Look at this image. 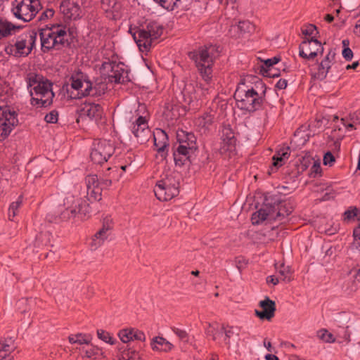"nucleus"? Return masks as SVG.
<instances>
[{
	"label": "nucleus",
	"mask_w": 360,
	"mask_h": 360,
	"mask_svg": "<svg viewBox=\"0 0 360 360\" xmlns=\"http://www.w3.org/2000/svg\"><path fill=\"white\" fill-rule=\"evenodd\" d=\"M18 124V113L8 105H0V141L6 139Z\"/></svg>",
	"instance_id": "9b49d317"
},
{
	"label": "nucleus",
	"mask_w": 360,
	"mask_h": 360,
	"mask_svg": "<svg viewBox=\"0 0 360 360\" xmlns=\"http://www.w3.org/2000/svg\"><path fill=\"white\" fill-rule=\"evenodd\" d=\"M98 338L103 340V342L108 343L110 345H114L116 342V340L111 336L110 333L104 330H97Z\"/></svg>",
	"instance_id": "a19ab883"
},
{
	"label": "nucleus",
	"mask_w": 360,
	"mask_h": 360,
	"mask_svg": "<svg viewBox=\"0 0 360 360\" xmlns=\"http://www.w3.org/2000/svg\"><path fill=\"white\" fill-rule=\"evenodd\" d=\"M154 193L156 198L160 201H167L177 196L179 193V182L172 175H166L158 181Z\"/></svg>",
	"instance_id": "6e6552de"
},
{
	"label": "nucleus",
	"mask_w": 360,
	"mask_h": 360,
	"mask_svg": "<svg viewBox=\"0 0 360 360\" xmlns=\"http://www.w3.org/2000/svg\"><path fill=\"white\" fill-rule=\"evenodd\" d=\"M278 272L283 276V281L290 282L291 281L292 273L289 266H282Z\"/></svg>",
	"instance_id": "09e8293b"
},
{
	"label": "nucleus",
	"mask_w": 360,
	"mask_h": 360,
	"mask_svg": "<svg viewBox=\"0 0 360 360\" xmlns=\"http://www.w3.org/2000/svg\"><path fill=\"white\" fill-rule=\"evenodd\" d=\"M101 70L108 77L110 82L124 84L130 81L129 71L122 63L105 61L102 63Z\"/></svg>",
	"instance_id": "1a4fd4ad"
},
{
	"label": "nucleus",
	"mask_w": 360,
	"mask_h": 360,
	"mask_svg": "<svg viewBox=\"0 0 360 360\" xmlns=\"http://www.w3.org/2000/svg\"><path fill=\"white\" fill-rule=\"evenodd\" d=\"M221 330L223 333L225 335L224 341L226 344H229V340L231 337L233 335V330L232 326H229L228 328H226L224 326L221 327Z\"/></svg>",
	"instance_id": "6e6d98bb"
},
{
	"label": "nucleus",
	"mask_w": 360,
	"mask_h": 360,
	"mask_svg": "<svg viewBox=\"0 0 360 360\" xmlns=\"http://www.w3.org/2000/svg\"><path fill=\"white\" fill-rule=\"evenodd\" d=\"M205 333L207 335L211 336L213 340H217L218 337H220L223 335V331L219 329L218 324L214 323L213 324L208 323L207 327L205 329Z\"/></svg>",
	"instance_id": "72a5a7b5"
},
{
	"label": "nucleus",
	"mask_w": 360,
	"mask_h": 360,
	"mask_svg": "<svg viewBox=\"0 0 360 360\" xmlns=\"http://www.w3.org/2000/svg\"><path fill=\"white\" fill-rule=\"evenodd\" d=\"M181 0H154L162 8L167 11H174L175 8H179L181 6Z\"/></svg>",
	"instance_id": "f704fd0d"
},
{
	"label": "nucleus",
	"mask_w": 360,
	"mask_h": 360,
	"mask_svg": "<svg viewBox=\"0 0 360 360\" xmlns=\"http://www.w3.org/2000/svg\"><path fill=\"white\" fill-rule=\"evenodd\" d=\"M219 46L210 44L188 53V57L194 61L200 75L205 82L204 84H199V87L204 94L208 93L212 87V67L219 56Z\"/></svg>",
	"instance_id": "7ed1b4c3"
},
{
	"label": "nucleus",
	"mask_w": 360,
	"mask_h": 360,
	"mask_svg": "<svg viewBox=\"0 0 360 360\" xmlns=\"http://www.w3.org/2000/svg\"><path fill=\"white\" fill-rule=\"evenodd\" d=\"M9 349H0V360H4L7 356H10Z\"/></svg>",
	"instance_id": "69168bd1"
},
{
	"label": "nucleus",
	"mask_w": 360,
	"mask_h": 360,
	"mask_svg": "<svg viewBox=\"0 0 360 360\" xmlns=\"http://www.w3.org/2000/svg\"><path fill=\"white\" fill-rule=\"evenodd\" d=\"M120 340L124 343H128L133 340H139L144 342L146 335L141 330L134 328H127L122 329L118 333Z\"/></svg>",
	"instance_id": "4be33fe9"
},
{
	"label": "nucleus",
	"mask_w": 360,
	"mask_h": 360,
	"mask_svg": "<svg viewBox=\"0 0 360 360\" xmlns=\"http://www.w3.org/2000/svg\"><path fill=\"white\" fill-rule=\"evenodd\" d=\"M280 60V56H274L271 58H268L264 61V65L261 68H266V69H270L271 68H274V65L277 64Z\"/></svg>",
	"instance_id": "603ef678"
},
{
	"label": "nucleus",
	"mask_w": 360,
	"mask_h": 360,
	"mask_svg": "<svg viewBox=\"0 0 360 360\" xmlns=\"http://www.w3.org/2000/svg\"><path fill=\"white\" fill-rule=\"evenodd\" d=\"M360 215V210L356 206L349 207L343 214V220L346 222L354 221L356 217Z\"/></svg>",
	"instance_id": "c9c22d12"
},
{
	"label": "nucleus",
	"mask_w": 360,
	"mask_h": 360,
	"mask_svg": "<svg viewBox=\"0 0 360 360\" xmlns=\"http://www.w3.org/2000/svg\"><path fill=\"white\" fill-rule=\"evenodd\" d=\"M50 237L51 234L49 232L40 233L36 238L35 245L40 247L41 244L44 246L53 247V245L50 244Z\"/></svg>",
	"instance_id": "e433bc0d"
},
{
	"label": "nucleus",
	"mask_w": 360,
	"mask_h": 360,
	"mask_svg": "<svg viewBox=\"0 0 360 360\" xmlns=\"http://www.w3.org/2000/svg\"><path fill=\"white\" fill-rule=\"evenodd\" d=\"M112 228V220L108 218L105 219L103 227L94 235L93 240L96 245H101L103 243V241L108 238V231L111 230Z\"/></svg>",
	"instance_id": "bb28decb"
},
{
	"label": "nucleus",
	"mask_w": 360,
	"mask_h": 360,
	"mask_svg": "<svg viewBox=\"0 0 360 360\" xmlns=\"http://www.w3.org/2000/svg\"><path fill=\"white\" fill-rule=\"evenodd\" d=\"M264 358L266 360H280L277 356L271 354H266Z\"/></svg>",
	"instance_id": "774afa93"
},
{
	"label": "nucleus",
	"mask_w": 360,
	"mask_h": 360,
	"mask_svg": "<svg viewBox=\"0 0 360 360\" xmlns=\"http://www.w3.org/2000/svg\"><path fill=\"white\" fill-rule=\"evenodd\" d=\"M342 56L347 61H350L353 58V52L349 47H345L342 50Z\"/></svg>",
	"instance_id": "bf43d9fd"
},
{
	"label": "nucleus",
	"mask_w": 360,
	"mask_h": 360,
	"mask_svg": "<svg viewBox=\"0 0 360 360\" xmlns=\"http://www.w3.org/2000/svg\"><path fill=\"white\" fill-rule=\"evenodd\" d=\"M290 157V147L282 148L274 155L272 165L276 169L284 164V161Z\"/></svg>",
	"instance_id": "c756f323"
},
{
	"label": "nucleus",
	"mask_w": 360,
	"mask_h": 360,
	"mask_svg": "<svg viewBox=\"0 0 360 360\" xmlns=\"http://www.w3.org/2000/svg\"><path fill=\"white\" fill-rule=\"evenodd\" d=\"M152 135L157 151L162 159H165L168 154L169 147V138L167 133L161 129H156Z\"/></svg>",
	"instance_id": "f3484780"
},
{
	"label": "nucleus",
	"mask_w": 360,
	"mask_h": 360,
	"mask_svg": "<svg viewBox=\"0 0 360 360\" xmlns=\"http://www.w3.org/2000/svg\"><path fill=\"white\" fill-rule=\"evenodd\" d=\"M324 49L315 36L305 37L299 46V56L307 60H313L319 54L322 55Z\"/></svg>",
	"instance_id": "ddd939ff"
},
{
	"label": "nucleus",
	"mask_w": 360,
	"mask_h": 360,
	"mask_svg": "<svg viewBox=\"0 0 360 360\" xmlns=\"http://www.w3.org/2000/svg\"><path fill=\"white\" fill-rule=\"evenodd\" d=\"M237 30L236 37H240L246 33H251L255 30V25L249 20H242L236 26H231L230 32L233 30Z\"/></svg>",
	"instance_id": "2f4dec72"
},
{
	"label": "nucleus",
	"mask_w": 360,
	"mask_h": 360,
	"mask_svg": "<svg viewBox=\"0 0 360 360\" xmlns=\"http://www.w3.org/2000/svg\"><path fill=\"white\" fill-rule=\"evenodd\" d=\"M353 236L354 238L360 240V224L354 229Z\"/></svg>",
	"instance_id": "338daca9"
},
{
	"label": "nucleus",
	"mask_w": 360,
	"mask_h": 360,
	"mask_svg": "<svg viewBox=\"0 0 360 360\" xmlns=\"http://www.w3.org/2000/svg\"><path fill=\"white\" fill-rule=\"evenodd\" d=\"M103 112V108L100 104L91 101H86L80 109V115L82 117L86 116L90 120L96 121L99 120L102 117Z\"/></svg>",
	"instance_id": "aec40b11"
},
{
	"label": "nucleus",
	"mask_w": 360,
	"mask_h": 360,
	"mask_svg": "<svg viewBox=\"0 0 360 360\" xmlns=\"http://www.w3.org/2000/svg\"><path fill=\"white\" fill-rule=\"evenodd\" d=\"M260 72L264 77H278L281 75V72L278 69L271 68L266 69V68H261Z\"/></svg>",
	"instance_id": "a18cd8bd"
},
{
	"label": "nucleus",
	"mask_w": 360,
	"mask_h": 360,
	"mask_svg": "<svg viewBox=\"0 0 360 360\" xmlns=\"http://www.w3.org/2000/svg\"><path fill=\"white\" fill-rule=\"evenodd\" d=\"M86 189L100 186L98 178L96 174H89L85 178Z\"/></svg>",
	"instance_id": "c03bdc74"
},
{
	"label": "nucleus",
	"mask_w": 360,
	"mask_h": 360,
	"mask_svg": "<svg viewBox=\"0 0 360 360\" xmlns=\"http://www.w3.org/2000/svg\"><path fill=\"white\" fill-rule=\"evenodd\" d=\"M259 306L262 311L255 309V314L259 319L270 321L274 316L276 310V303L269 297L266 296L263 300H261Z\"/></svg>",
	"instance_id": "a211bd4d"
},
{
	"label": "nucleus",
	"mask_w": 360,
	"mask_h": 360,
	"mask_svg": "<svg viewBox=\"0 0 360 360\" xmlns=\"http://www.w3.org/2000/svg\"><path fill=\"white\" fill-rule=\"evenodd\" d=\"M43 77L33 72H30L27 74L26 77V82L27 84V88L30 89L32 86H35L38 85L39 83L43 82Z\"/></svg>",
	"instance_id": "4c0bfd02"
},
{
	"label": "nucleus",
	"mask_w": 360,
	"mask_h": 360,
	"mask_svg": "<svg viewBox=\"0 0 360 360\" xmlns=\"http://www.w3.org/2000/svg\"><path fill=\"white\" fill-rule=\"evenodd\" d=\"M100 183V186L103 188H106L112 185V181L109 179H102Z\"/></svg>",
	"instance_id": "e2e57ef3"
},
{
	"label": "nucleus",
	"mask_w": 360,
	"mask_h": 360,
	"mask_svg": "<svg viewBox=\"0 0 360 360\" xmlns=\"http://www.w3.org/2000/svg\"><path fill=\"white\" fill-rule=\"evenodd\" d=\"M41 9L40 0H14L11 4V13L24 22L32 20Z\"/></svg>",
	"instance_id": "0eeeda50"
},
{
	"label": "nucleus",
	"mask_w": 360,
	"mask_h": 360,
	"mask_svg": "<svg viewBox=\"0 0 360 360\" xmlns=\"http://www.w3.org/2000/svg\"><path fill=\"white\" fill-rule=\"evenodd\" d=\"M293 210L294 206L290 200H283L278 195H267L264 197L262 207L252 214V224H259L266 219L285 224Z\"/></svg>",
	"instance_id": "f03ea898"
},
{
	"label": "nucleus",
	"mask_w": 360,
	"mask_h": 360,
	"mask_svg": "<svg viewBox=\"0 0 360 360\" xmlns=\"http://www.w3.org/2000/svg\"><path fill=\"white\" fill-rule=\"evenodd\" d=\"M193 152H190L186 150L184 146H177L173 151V157L175 165L179 167H182L187 164L191 163V155Z\"/></svg>",
	"instance_id": "b1692460"
},
{
	"label": "nucleus",
	"mask_w": 360,
	"mask_h": 360,
	"mask_svg": "<svg viewBox=\"0 0 360 360\" xmlns=\"http://www.w3.org/2000/svg\"><path fill=\"white\" fill-rule=\"evenodd\" d=\"M278 282H279L278 278L274 276H269L266 277V283H271L274 284V285H276L278 283Z\"/></svg>",
	"instance_id": "0e129e2a"
},
{
	"label": "nucleus",
	"mask_w": 360,
	"mask_h": 360,
	"mask_svg": "<svg viewBox=\"0 0 360 360\" xmlns=\"http://www.w3.org/2000/svg\"><path fill=\"white\" fill-rule=\"evenodd\" d=\"M115 146L110 141L94 140L90 153L91 161L96 165H102L107 162L115 153Z\"/></svg>",
	"instance_id": "9d476101"
},
{
	"label": "nucleus",
	"mask_w": 360,
	"mask_h": 360,
	"mask_svg": "<svg viewBox=\"0 0 360 360\" xmlns=\"http://www.w3.org/2000/svg\"><path fill=\"white\" fill-rule=\"evenodd\" d=\"M131 130L137 139L138 142L141 144L146 143L152 136V132L148 127L147 120L143 116H139L136 120L132 124Z\"/></svg>",
	"instance_id": "dca6fc26"
},
{
	"label": "nucleus",
	"mask_w": 360,
	"mask_h": 360,
	"mask_svg": "<svg viewBox=\"0 0 360 360\" xmlns=\"http://www.w3.org/2000/svg\"><path fill=\"white\" fill-rule=\"evenodd\" d=\"M163 30L161 24L153 20L146 22L145 26L136 27L134 32L130 30V32L139 50L143 52L150 49L153 41L161 37Z\"/></svg>",
	"instance_id": "423d86ee"
},
{
	"label": "nucleus",
	"mask_w": 360,
	"mask_h": 360,
	"mask_svg": "<svg viewBox=\"0 0 360 360\" xmlns=\"http://www.w3.org/2000/svg\"><path fill=\"white\" fill-rule=\"evenodd\" d=\"M319 337L321 340L326 342H334L335 339L333 338L332 333H329L326 329H322L318 333Z\"/></svg>",
	"instance_id": "de8ad7c7"
},
{
	"label": "nucleus",
	"mask_w": 360,
	"mask_h": 360,
	"mask_svg": "<svg viewBox=\"0 0 360 360\" xmlns=\"http://www.w3.org/2000/svg\"><path fill=\"white\" fill-rule=\"evenodd\" d=\"M20 27V26L13 25L6 18H0V39L14 34L15 30Z\"/></svg>",
	"instance_id": "cd10ccee"
},
{
	"label": "nucleus",
	"mask_w": 360,
	"mask_h": 360,
	"mask_svg": "<svg viewBox=\"0 0 360 360\" xmlns=\"http://www.w3.org/2000/svg\"><path fill=\"white\" fill-rule=\"evenodd\" d=\"M107 90V84L102 81L96 80L91 82V80L86 82V86H84V90L77 92L75 95L71 93L70 95L72 99H79L84 97L100 98L105 94Z\"/></svg>",
	"instance_id": "4468645a"
},
{
	"label": "nucleus",
	"mask_w": 360,
	"mask_h": 360,
	"mask_svg": "<svg viewBox=\"0 0 360 360\" xmlns=\"http://www.w3.org/2000/svg\"><path fill=\"white\" fill-rule=\"evenodd\" d=\"M335 57V52L333 49H330L325 58L321 60L319 65L318 72L315 74L314 77L318 79L323 80L326 79L329 70L331 68L332 62Z\"/></svg>",
	"instance_id": "5701e85b"
},
{
	"label": "nucleus",
	"mask_w": 360,
	"mask_h": 360,
	"mask_svg": "<svg viewBox=\"0 0 360 360\" xmlns=\"http://www.w3.org/2000/svg\"><path fill=\"white\" fill-rule=\"evenodd\" d=\"M82 352L84 353V356L86 358H94L96 359L99 355H103V352L101 349L96 347L91 346L88 349H82Z\"/></svg>",
	"instance_id": "79ce46f5"
},
{
	"label": "nucleus",
	"mask_w": 360,
	"mask_h": 360,
	"mask_svg": "<svg viewBox=\"0 0 360 360\" xmlns=\"http://www.w3.org/2000/svg\"><path fill=\"white\" fill-rule=\"evenodd\" d=\"M41 51L47 53L51 49L60 50L69 44L65 26L60 24L46 25L39 30Z\"/></svg>",
	"instance_id": "39448f33"
},
{
	"label": "nucleus",
	"mask_w": 360,
	"mask_h": 360,
	"mask_svg": "<svg viewBox=\"0 0 360 360\" xmlns=\"http://www.w3.org/2000/svg\"><path fill=\"white\" fill-rule=\"evenodd\" d=\"M37 32L35 30L25 32L18 36L13 46L15 56H27L35 46Z\"/></svg>",
	"instance_id": "f8f14e48"
},
{
	"label": "nucleus",
	"mask_w": 360,
	"mask_h": 360,
	"mask_svg": "<svg viewBox=\"0 0 360 360\" xmlns=\"http://www.w3.org/2000/svg\"><path fill=\"white\" fill-rule=\"evenodd\" d=\"M248 79H251L254 86H247V89H241L238 86L235 91L234 98L239 109L253 113L264 108L266 103V86L262 79L255 76H248L239 85H245V81Z\"/></svg>",
	"instance_id": "f257e3e1"
},
{
	"label": "nucleus",
	"mask_w": 360,
	"mask_h": 360,
	"mask_svg": "<svg viewBox=\"0 0 360 360\" xmlns=\"http://www.w3.org/2000/svg\"><path fill=\"white\" fill-rule=\"evenodd\" d=\"M172 330L174 332V333L179 338V339L184 342H188L189 340V335L188 333L183 329L176 328V327H172Z\"/></svg>",
	"instance_id": "49530a36"
},
{
	"label": "nucleus",
	"mask_w": 360,
	"mask_h": 360,
	"mask_svg": "<svg viewBox=\"0 0 360 360\" xmlns=\"http://www.w3.org/2000/svg\"><path fill=\"white\" fill-rule=\"evenodd\" d=\"M321 168L320 164L314 162L313 166L311 168L310 176L316 177V176L319 174H321Z\"/></svg>",
	"instance_id": "4d7b16f0"
},
{
	"label": "nucleus",
	"mask_w": 360,
	"mask_h": 360,
	"mask_svg": "<svg viewBox=\"0 0 360 360\" xmlns=\"http://www.w3.org/2000/svg\"><path fill=\"white\" fill-rule=\"evenodd\" d=\"M188 88H189V86H187L183 91V94H184V101L185 102H186L188 105H190L193 101H194V98L193 96L189 95L187 98L186 97V94L189 93L188 91Z\"/></svg>",
	"instance_id": "052dcab7"
},
{
	"label": "nucleus",
	"mask_w": 360,
	"mask_h": 360,
	"mask_svg": "<svg viewBox=\"0 0 360 360\" xmlns=\"http://www.w3.org/2000/svg\"><path fill=\"white\" fill-rule=\"evenodd\" d=\"M90 213L91 207L86 200L68 195L63 200V205L53 213H49L46 219L49 222L59 223L78 216L84 220L89 217Z\"/></svg>",
	"instance_id": "20e7f679"
},
{
	"label": "nucleus",
	"mask_w": 360,
	"mask_h": 360,
	"mask_svg": "<svg viewBox=\"0 0 360 360\" xmlns=\"http://www.w3.org/2000/svg\"><path fill=\"white\" fill-rule=\"evenodd\" d=\"M120 352V358L122 360H139V355L135 350H131L130 349L122 350V348H118Z\"/></svg>",
	"instance_id": "58836bf2"
},
{
	"label": "nucleus",
	"mask_w": 360,
	"mask_h": 360,
	"mask_svg": "<svg viewBox=\"0 0 360 360\" xmlns=\"http://www.w3.org/2000/svg\"><path fill=\"white\" fill-rule=\"evenodd\" d=\"M288 81L285 79H280L276 84L275 87L278 89H285L287 87Z\"/></svg>",
	"instance_id": "680f3d73"
},
{
	"label": "nucleus",
	"mask_w": 360,
	"mask_h": 360,
	"mask_svg": "<svg viewBox=\"0 0 360 360\" xmlns=\"http://www.w3.org/2000/svg\"><path fill=\"white\" fill-rule=\"evenodd\" d=\"M55 11L52 8H47L39 16L38 21H46L54 15Z\"/></svg>",
	"instance_id": "864d4df0"
},
{
	"label": "nucleus",
	"mask_w": 360,
	"mask_h": 360,
	"mask_svg": "<svg viewBox=\"0 0 360 360\" xmlns=\"http://www.w3.org/2000/svg\"><path fill=\"white\" fill-rule=\"evenodd\" d=\"M314 32H316V34L319 33L316 26L312 24L307 25L304 27L302 28V33L306 37H314Z\"/></svg>",
	"instance_id": "8fccbe9b"
},
{
	"label": "nucleus",
	"mask_w": 360,
	"mask_h": 360,
	"mask_svg": "<svg viewBox=\"0 0 360 360\" xmlns=\"http://www.w3.org/2000/svg\"><path fill=\"white\" fill-rule=\"evenodd\" d=\"M151 347L153 350L167 352L172 349L173 345L162 337H155L153 338Z\"/></svg>",
	"instance_id": "c85d7f7f"
},
{
	"label": "nucleus",
	"mask_w": 360,
	"mask_h": 360,
	"mask_svg": "<svg viewBox=\"0 0 360 360\" xmlns=\"http://www.w3.org/2000/svg\"><path fill=\"white\" fill-rule=\"evenodd\" d=\"M75 337L77 338V343L79 345L86 344L89 345L90 342V340L86 338V335L85 334L82 333H77L75 335Z\"/></svg>",
	"instance_id": "13d9d810"
},
{
	"label": "nucleus",
	"mask_w": 360,
	"mask_h": 360,
	"mask_svg": "<svg viewBox=\"0 0 360 360\" xmlns=\"http://www.w3.org/2000/svg\"><path fill=\"white\" fill-rule=\"evenodd\" d=\"M221 133L219 153L222 155L231 157L236 151L237 139L235 133L230 125L224 126Z\"/></svg>",
	"instance_id": "2eb2a0df"
},
{
	"label": "nucleus",
	"mask_w": 360,
	"mask_h": 360,
	"mask_svg": "<svg viewBox=\"0 0 360 360\" xmlns=\"http://www.w3.org/2000/svg\"><path fill=\"white\" fill-rule=\"evenodd\" d=\"M89 76L82 72L80 70L75 71L72 74L70 81L71 82V87L77 92L83 90L82 88L86 86V82L89 81Z\"/></svg>",
	"instance_id": "a878e982"
},
{
	"label": "nucleus",
	"mask_w": 360,
	"mask_h": 360,
	"mask_svg": "<svg viewBox=\"0 0 360 360\" xmlns=\"http://www.w3.org/2000/svg\"><path fill=\"white\" fill-rule=\"evenodd\" d=\"M101 193L102 188L101 186L86 189L87 200L91 202L96 200L99 201L100 200H101Z\"/></svg>",
	"instance_id": "473e14b6"
},
{
	"label": "nucleus",
	"mask_w": 360,
	"mask_h": 360,
	"mask_svg": "<svg viewBox=\"0 0 360 360\" xmlns=\"http://www.w3.org/2000/svg\"><path fill=\"white\" fill-rule=\"evenodd\" d=\"M53 103L51 99L44 98L40 96L39 97H32L31 98V104L32 105H40L41 107H48L51 105Z\"/></svg>",
	"instance_id": "37998d69"
},
{
	"label": "nucleus",
	"mask_w": 360,
	"mask_h": 360,
	"mask_svg": "<svg viewBox=\"0 0 360 360\" xmlns=\"http://www.w3.org/2000/svg\"><path fill=\"white\" fill-rule=\"evenodd\" d=\"M214 120V115L212 112H207L196 119L195 124L205 131L213 124Z\"/></svg>",
	"instance_id": "7c9ffc66"
},
{
	"label": "nucleus",
	"mask_w": 360,
	"mask_h": 360,
	"mask_svg": "<svg viewBox=\"0 0 360 360\" xmlns=\"http://www.w3.org/2000/svg\"><path fill=\"white\" fill-rule=\"evenodd\" d=\"M60 8L64 16L69 20L80 18L81 8L77 2L72 0L64 1Z\"/></svg>",
	"instance_id": "412c9836"
},
{
	"label": "nucleus",
	"mask_w": 360,
	"mask_h": 360,
	"mask_svg": "<svg viewBox=\"0 0 360 360\" xmlns=\"http://www.w3.org/2000/svg\"><path fill=\"white\" fill-rule=\"evenodd\" d=\"M58 120V112L56 110H51L49 113L46 114L44 120L47 123L55 124Z\"/></svg>",
	"instance_id": "3c124183"
},
{
	"label": "nucleus",
	"mask_w": 360,
	"mask_h": 360,
	"mask_svg": "<svg viewBox=\"0 0 360 360\" xmlns=\"http://www.w3.org/2000/svg\"><path fill=\"white\" fill-rule=\"evenodd\" d=\"M52 86L53 84L49 80L46 79L43 82L39 83L38 85L34 86L32 89H30V95L32 96V90H34L36 96L41 98L47 96L48 99L53 101L55 94L53 92Z\"/></svg>",
	"instance_id": "393cba45"
},
{
	"label": "nucleus",
	"mask_w": 360,
	"mask_h": 360,
	"mask_svg": "<svg viewBox=\"0 0 360 360\" xmlns=\"http://www.w3.org/2000/svg\"><path fill=\"white\" fill-rule=\"evenodd\" d=\"M176 140L178 146H184L190 152L195 153L198 149L196 137L193 132H188L184 130H178L176 132Z\"/></svg>",
	"instance_id": "6ab92c4d"
},
{
	"label": "nucleus",
	"mask_w": 360,
	"mask_h": 360,
	"mask_svg": "<svg viewBox=\"0 0 360 360\" xmlns=\"http://www.w3.org/2000/svg\"><path fill=\"white\" fill-rule=\"evenodd\" d=\"M323 162L325 165L329 166H332L335 162V157L330 151H328L325 153L323 155Z\"/></svg>",
	"instance_id": "5fc2aeb1"
},
{
	"label": "nucleus",
	"mask_w": 360,
	"mask_h": 360,
	"mask_svg": "<svg viewBox=\"0 0 360 360\" xmlns=\"http://www.w3.org/2000/svg\"><path fill=\"white\" fill-rule=\"evenodd\" d=\"M22 204L21 196L18 198V199L13 202L8 208V218L10 220L13 221V218L16 216L18 208L20 207Z\"/></svg>",
	"instance_id": "ea45409f"
}]
</instances>
